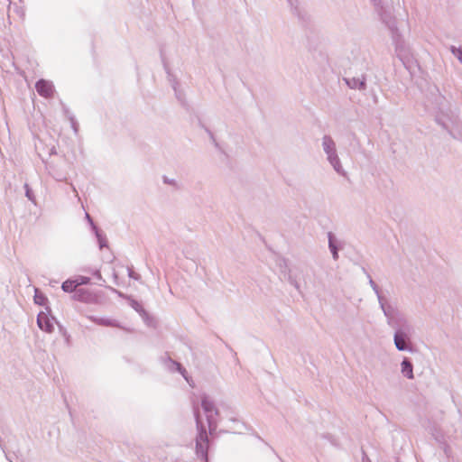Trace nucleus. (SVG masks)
<instances>
[{"mask_svg": "<svg viewBox=\"0 0 462 462\" xmlns=\"http://www.w3.org/2000/svg\"><path fill=\"white\" fill-rule=\"evenodd\" d=\"M327 160L338 174H341V175L345 174V171L341 164L340 159L337 155V150L327 154Z\"/></svg>", "mask_w": 462, "mask_h": 462, "instance_id": "20e7f679", "label": "nucleus"}, {"mask_svg": "<svg viewBox=\"0 0 462 462\" xmlns=\"http://www.w3.org/2000/svg\"><path fill=\"white\" fill-rule=\"evenodd\" d=\"M453 54L457 58V60L462 64V50L461 49H453Z\"/></svg>", "mask_w": 462, "mask_h": 462, "instance_id": "9b49d317", "label": "nucleus"}, {"mask_svg": "<svg viewBox=\"0 0 462 462\" xmlns=\"http://www.w3.org/2000/svg\"><path fill=\"white\" fill-rule=\"evenodd\" d=\"M400 373L402 377L408 380L414 379L413 365L409 358L404 357L400 364Z\"/></svg>", "mask_w": 462, "mask_h": 462, "instance_id": "7ed1b4c3", "label": "nucleus"}, {"mask_svg": "<svg viewBox=\"0 0 462 462\" xmlns=\"http://www.w3.org/2000/svg\"><path fill=\"white\" fill-rule=\"evenodd\" d=\"M34 300H35L36 303L42 305V304H43L44 298L42 296H39V295L36 294L35 297H34Z\"/></svg>", "mask_w": 462, "mask_h": 462, "instance_id": "ddd939ff", "label": "nucleus"}, {"mask_svg": "<svg viewBox=\"0 0 462 462\" xmlns=\"http://www.w3.org/2000/svg\"><path fill=\"white\" fill-rule=\"evenodd\" d=\"M36 90L37 92L44 97H51L53 95V86L50 81L41 79L36 83Z\"/></svg>", "mask_w": 462, "mask_h": 462, "instance_id": "f03ea898", "label": "nucleus"}, {"mask_svg": "<svg viewBox=\"0 0 462 462\" xmlns=\"http://www.w3.org/2000/svg\"><path fill=\"white\" fill-rule=\"evenodd\" d=\"M79 285L88 283L89 279L87 277H79V279L75 280Z\"/></svg>", "mask_w": 462, "mask_h": 462, "instance_id": "f8f14e48", "label": "nucleus"}, {"mask_svg": "<svg viewBox=\"0 0 462 462\" xmlns=\"http://www.w3.org/2000/svg\"><path fill=\"white\" fill-rule=\"evenodd\" d=\"M202 407L206 411L212 412L214 411V404L208 399L202 400Z\"/></svg>", "mask_w": 462, "mask_h": 462, "instance_id": "1a4fd4ad", "label": "nucleus"}, {"mask_svg": "<svg viewBox=\"0 0 462 462\" xmlns=\"http://www.w3.org/2000/svg\"><path fill=\"white\" fill-rule=\"evenodd\" d=\"M329 248L333 254V258L337 259V251L335 246V237L334 236H330V238H329Z\"/></svg>", "mask_w": 462, "mask_h": 462, "instance_id": "9d476101", "label": "nucleus"}, {"mask_svg": "<svg viewBox=\"0 0 462 462\" xmlns=\"http://www.w3.org/2000/svg\"><path fill=\"white\" fill-rule=\"evenodd\" d=\"M402 330H399L394 335V345L396 348L400 351H405L409 349L408 343H407V336Z\"/></svg>", "mask_w": 462, "mask_h": 462, "instance_id": "39448f33", "label": "nucleus"}, {"mask_svg": "<svg viewBox=\"0 0 462 462\" xmlns=\"http://www.w3.org/2000/svg\"><path fill=\"white\" fill-rule=\"evenodd\" d=\"M322 148L326 155L337 150L335 142L329 136L322 138Z\"/></svg>", "mask_w": 462, "mask_h": 462, "instance_id": "423d86ee", "label": "nucleus"}, {"mask_svg": "<svg viewBox=\"0 0 462 462\" xmlns=\"http://www.w3.org/2000/svg\"><path fill=\"white\" fill-rule=\"evenodd\" d=\"M79 286V283L75 280H67L62 283V290L66 292H71L73 291L77 287Z\"/></svg>", "mask_w": 462, "mask_h": 462, "instance_id": "6e6552de", "label": "nucleus"}, {"mask_svg": "<svg viewBox=\"0 0 462 462\" xmlns=\"http://www.w3.org/2000/svg\"><path fill=\"white\" fill-rule=\"evenodd\" d=\"M37 324L42 330L47 333H51L53 331V319L50 318V316L45 312L39 313L37 318Z\"/></svg>", "mask_w": 462, "mask_h": 462, "instance_id": "f257e3e1", "label": "nucleus"}, {"mask_svg": "<svg viewBox=\"0 0 462 462\" xmlns=\"http://www.w3.org/2000/svg\"><path fill=\"white\" fill-rule=\"evenodd\" d=\"M346 81L348 87L356 89L364 88L365 84V79L363 76L358 78L347 79H346Z\"/></svg>", "mask_w": 462, "mask_h": 462, "instance_id": "0eeeda50", "label": "nucleus"}]
</instances>
